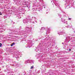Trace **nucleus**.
Instances as JSON below:
<instances>
[{
    "instance_id": "14",
    "label": "nucleus",
    "mask_w": 75,
    "mask_h": 75,
    "mask_svg": "<svg viewBox=\"0 0 75 75\" xmlns=\"http://www.w3.org/2000/svg\"><path fill=\"white\" fill-rule=\"evenodd\" d=\"M49 33H50V30L49 31Z\"/></svg>"
},
{
    "instance_id": "12",
    "label": "nucleus",
    "mask_w": 75,
    "mask_h": 75,
    "mask_svg": "<svg viewBox=\"0 0 75 75\" xmlns=\"http://www.w3.org/2000/svg\"><path fill=\"white\" fill-rule=\"evenodd\" d=\"M15 37H16V38H17L18 37L17 36H15Z\"/></svg>"
},
{
    "instance_id": "7",
    "label": "nucleus",
    "mask_w": 75,
    "mask_h": 75,
    "mask_svg": "<svg viewBox=\"0 0 75 75\" xmlns=\"http://www.w3.org/2000/svg\"><path fill=\"white\" fill-rule=\"evenodd\" d=\"M2 46V44L0 43V47H1Z\"/></svg>"
},
{
    "instance_id": "2",
    "label": "nucleus",
    "mask_w": 75,
    "mask_h": 75,
    "mask_svg": "<svg viewBox=\"0 0 75 75\" xmlns=\"http://www.w3.org/2000/svg\"><path fill=\"white\" fill-rule=\"evenodd\" d=\"M25 30H27V31H31L32 30V28H29L27 27H26L25 28Z\"/></svg>"
},
{
    "instance_id": "3",
    "label": "nucleus",
    "mask_w": 75,
    "mask_h": 75,
    "mask_svg": "<svg viewBox=\"0 0 75 75\" xmlns=\"http://www.w3.org/2000/svg\"><path fill=\"white\" fill-rule=\"evenodd\" d=\"M66 39L67 40H69V37H67L66 38Z\"/></svg>"
},
{
    "instance_id": "10",
    "label": "nucleus",
    "mask_w": 75,
    "mask_h": 75,
    "mask_svg": "<svg viewBox=\"0 0 75 75\" xmlns=\"http://www.w3.org/2000/svg\"><path fill=\"white\" fill-rule=\"evenodd\" d=\"M2 15V13H1V12H0V15Z\"/></svg>"
},
{
    "instance_id": "4",
    "label": "nucleus",
    "mask_w": 75,
    "mask_h": 75,
    "mask_svg": "<svg viewBox=\"0 0 75 75\" xmlns=\"http://www.w3.org/2000/svg\"><path fill=\"white\" fill-rule=\"evenodd\" d=\"M28 63H29V62H28V61H26L25 62V64H28Z\"/></svg>"
},
{
    "instance_id": "8",
    "label": "nucleus",
    "mask_w": 75,
    "mask_h": 75,
    "mask_svg": "<svg viewBox=\"0 0 75 75\" xmlns=\"http://www.w3.org/2000/svg\"><path fill=\"white\" fill-rule=\"evenodd\" d=\"M68 20H71V18H68Z\"/></svg>"
},
{
    "instance_id": "15",
    "label": "nucleus",
    "mask_w": 75,
    "mask_h": 75,
    "mask_svg": "<svg viewBox=\"0 0 75 75\" xmlns=\"http://www.w3.org/2000/svg\"><path fill=\"white\" fill-rule=\"evenodd\" d=\"M63 21H65V20H63Z\"/></svg>"
},
{
    "instance_id": "6",
    "label": "nucleus",
    "mask_w": 75,
    "mask_h": 75,
    "mask_svg": "<svg viewBox=\"0 0 75 75\" xmlns=\"http://www.w3.org/2000/svg\"><path fill=\"white\" fill-rule=\"evenodd\" d=\"M33 68H34V66H32L30 68V69H33Z\"/></svg>"
},
{
    "instance_id": "17",
    "label": "nucleus",
    "mask_w": 75,
    "mask_h": 75,
    "mask_svg": "<svg viewBox=\"0 0 75 75\" xmlns=\"http://www.w3.org/2000/svg\"><path fill=\"white\" fill-rule=\"evenodd\" d=\"M62 44H64V43H62Z\"/></svg>"
},
{
    "instance_id": "16",
    "label": "nucleus",
    "mask_w": 75,
    "mask_h": 75,
    "mask_svg": "<svg viewBox=\"0 0 75 75\" xmlns=\"http://www.w3.org/2000/svg\"><path fill=\"white\" fill-rule=\"evenodd\" d=\"M45 8V7H44Z\"/></svg>"
},
{
    "instance_id": "11",
    "label": "nucleus",
    "mask_w": 75,
    "mask_h": 75,
    "mask_svg": "<svg viewBox=\"0 0 75 75\" xmlns=\"http://www.w3.org/2000/svg\"><path fill=\"white\" fill-rule=\"evenodd\" d=\"M12 44L13 45H14V44H15V43L13 42V43H12Z\"/></svg>"
},
{
    "instance_id": "5",
    "label": "nucleus",
    "mask_w": 75,
    "mask_h": 75,
    "mask_svg": "<svg viewBox=\"0 0 75 75\" xmlns=\"http://www.w3.org/2000/svg\"><path fill=\"white\" fill-rule=\"evenodd\" d=\"M42 30H45V28L44 27H43L42 28Z\"/></svg>"
},
{
    "instance_id": "9",
    "label": "nucleus",
    "mask_w": 75,
    "mask_h": 75,
    "mask_svg": "<svg viewBox=\"0 0 75 75\" xmlns=\"http://www.w3.org/2000/svg\"><path fill=\"white\" fill-rule=\"evenodd\" d=\"M13 45L12 43L11 44V47H13Z\"/></svg>"
},
{
    "instance_id": "1",
    "label": "nucleus",
    "mask_w": 75,
    "mask_h": 75,
    "mask_svg": "<svg viewBox=\"0 0 75 75\" xmlns=\"http://www.w3.org/2000/svg\"><path fill=\"white\" fill-rule=\"evenodd\" d=\"M29 21H31V19L30 18V17L27 16V18L23 20V23H27L29 22Z\"/></svg>"
},
{
    "instance_id": "13",
    "label": "nucleus",
    "mask_w": 75,
    "mask_h": 75,
    "mask_svg": "<svg viewBox=\"0 0 75 75\" xmlns=\"http://www.w3.org/2000/svg\"><path fill=\"white\" fill-rule=\"evenodd\" d=\"M69 51H71V49H69Z\"/></svg>"
}]
</instances>
